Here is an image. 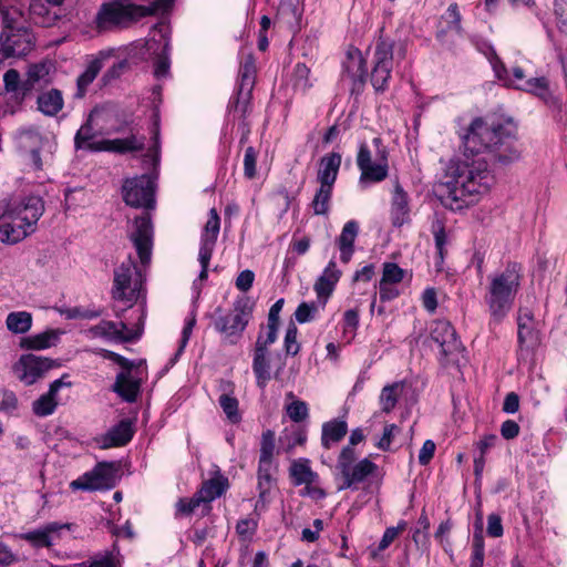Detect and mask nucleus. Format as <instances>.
Instances as JSON below:
<instances>
[{
  "label": "nucleus",
  "instance_id": "nucleus-1",
  "mask_svg": "<svg viewBox=\"0 0 567 567\" xmlns=\"http://www.w3.org/2000/svg\"><path fill=\"white\" fill-rule=\"evenodd\" d=\"M494 184L487 159L478 157L451 166L446 181L437 186L442 205L451 210H461L475 204Z\"/></svg>",
  "mask_w": 567,
  "mask_h": 567
},
{
  "label": "nucleus",
  "instance_id": "nucleus-2",
  "mask_svg": "<svg viewBox=\"0 0 567 567\" xmlns=\"http://www.w3.org/2000/svg\"><path fill=\"white\" fill-rule=\"evenodd\" d=\"M511 136V127L499 122L487 123L475 118L463 136L464 154L478 155L488 151L491 159L508 165L519 158V153L507 143Z\"/></svg>",
  "mask_w": 567,
  "mask_h": 567
},
{
  "label": "nucleus",
  "instance_id": "nucleus-3",
  "mask_svg": "<svg viewBox=\"0 0 567 567\" xmlns=\"http://www.w3.org/2000/svg\"><path fill=\"white\" fill-rule=\"evenodd\" d=\"M520 267L511 262L497 274L488 276L484 302L489 315V327L498 326L512 310L520 286Z\"/></svg>",
  "mask_w": 567,
  "mask_h": 567
},
{
  "label": "nucleus",
  "instance_id": "nucleus-4",
  "mask_svg": "<svg viewBox=\"0 0 567 567\" xmlns=\"http://www.w3.org/2000/svg\"><path fill=\"white\" fill-rule=\"evenodd\" d=\"M174 0H152L148 6L113 1L103 3L96 13L95 24L100 32L124 28L142 18L167 10Z\"/></svg>",
  "mask_w": 567,
  "mask_h": 567
},
{
  "label": "nucleus",
  "instance_id": "nucleus-5",
  "mask_svg": "<svg viewBox=\"0 0 567 567\" xmlns=\"http://www.w3.org/2000/svg\"><path fill=\"white\" fill-rule=\"evenodd\" d=\"M364 439L363 431L359 427L354 429L350 434L349 444L341 450L336 464V470L341 480L338 491H357L359 484L365 482L369 476L377 472L378 465L369 458L364 457L357 462L358 455L354 446Z\"/></svg>",
  "mask_w": 567,
  "mask_h": 567
},
{
  "label": "nucleus",
  "instance_id": "nucleus-6",
  "mask_svg": "<svg viewBox=\"0 0 567 567\" xmlns=\"http://www.w3.org/2000/svg\"><path fill=\"white\" fill-rule=\"evenodd\" d=\"M254 302L249 297H238L233 309L223 313L221 308L215 310L214 328L223 337V341L227 344H237L243 333L252 318Z\"/></svg>",
  "mask_w": 567,
  "mask_h": 567
},
{
  "label": "nucleus",
  "instance_id": "nucleus-7",
  "mask_svg": "<svg viewBox=\"0 0 567 567\" xmlns=\"http://www.w3.org/2000/svg\"><path fill=\"white\" fill-rule=\"evenodd\" d=\"M375 145L377 162H372V153L369 146L362 143L359 147L357 155V166L360 169L359 184L365 187L368 184L380 183L389 175L388 151L382 146V141L379 137L373 138Z\"/></svg>",
  "mask_w": 567,
  "mask_h": 567
},
{
  "label": "nucleus",
  "instance_id": "nucleus-8",
  "mask_svg": "<svg viewBox=\"0 0 567 567\" xmlns=\"http://www.w3.org/2000/svg\"><path fill=\"white\" fill-rule=\"evenodd\" d=\"M394 60V41L380 34L372 56L371 84L375 92L382 93L389 87Z\"/></svg>",
  "mask_w": 567,
  "mask_h": 567
},
{
  "label": "nucleus",
  "instance_id": "nucleus-9",
  "mask_svg": "<svg viewBox=\"0 0 567 567\" xmlns=\"http://www.w3.org/2000/svg\"><path fill=\"white\" fill-rule=\"evenodd\" d=\"M143 282L142 270L137 268L134 259L128 256L114 270L113 298L131 302L137 300Z\"/></svg>",
  "mask_w": 567,
  "mask_h": 567
},
{
  "label": "nucleus",
  "instance_id": "nucleus-10",
  "mask_svg": "<svg viewBox=\"0 0 567 567\" xmlns=\"http://www.w3.org/2000/svg\"><path fill=\"white\" fill-rule=\"evenodd\" d=\"M0 33V61L24 58L35 45L34 34L28 28L8 24L6 18Z\"/></svg>",
  "mask_w": 567,
  "mask_h": 567
},
{
  "label": "nucleus",
  "instance_id": "nucleus-11",
  "mask_svg": "<svg viewBox=\"0 0 567 567\" xmlns=\"http://www.w3.org/2000/svg\"><path fill=\"white\" fill-rule=\"evenodd\" d=\"M122 194L126 205L134 208L153 209L155 207L154 177L143 174L126 179L122 187Z\"/></svg>",
  "mask_w": 567,
  "mask_h": 567
},
{
  "label": "nucleus",
  "instance_id": "nucleus-12",
  "mask_svg": "<svg viewBox=\"0 0 567 567\" xmlns=\"http://www.w3.org/2000/svg\"><path fill=\"white\" fill-rule=\"evenodd\" d=\"M255 84V66L245 62L239 70V84L236 94L229 100L228 112L238 113L240 120H247L251 112V96Z\"/></svg>",
  "mask_w": 567,
  "mask_h": 567
},
{
  "label": "nucleus",
  "instance_id": "nucleus-13",
  "mask_svg": "<svg viewBox=\"0 0 567 567\" xmlns=\"http://www.w3.org/2000/svg\"><path fill=\"white\" fill-rule=\"evenodd\" d=\"M116 484V468L113 463H99L92 471L71 482L72 489H110Z\"/></svg>",
  "mask_w": 567,
  "mask_h": 567
},
{
  "label": "nucleus",
  "instance_id": "nucleus-14",
  "mask_svg": "<svg viewBox=\"0 0 567 567\" xmlns=\"http://www.w3.org/2000/svg\"><path fill=\"white\" fill-rule=\"evenodd\" d=\"M55 367H59V363L50 358L28 353L20 357L13 365V371L21 382L31 385Z\"/></svg>",
  "mask_w": 567,
  "mask_h": 567
},
{
  "label": "nucleus",
  "instance_id": "nucleus-15",
  "mask_svg": "<svg viewBox=\"0 0 567 567\" xmlns=\"http://www.w3.org/2000/svg\"><path fill=\"white\" fill-rule=\"evenodd\" d=\"M431 340L441 349V361L446 362L451 357L458 354L463 350L454 327L447 320H435L431 327Z\"/></svg>",
  "mask_w": 567,
  "mask_h": 567
},
{
  "label": "nucleus",
  "instance_id": "nucleus-16",
  "mask_svg": "<svg viewBox=\"0 0 567 567\" xmlns=\"http://www.w3.org/2000/svg\"><path fill=\"white\" fill-rule=\"evenodd\" d=\"M130 239L137 251L142 266H147L151 261L153 246V225L148 213L135 218Z\"/></svg>",
  "mask_w": 567,
  "mask_h": 567
},
{
  "label": "nucleus",
  "instance_id": "nucleus-17",
  "mask_svg": "<svg viewBox=\"0 0 567 567\" xmlns=\"http://www.w3.org/2000/svg\"><path fill=\"white\" fill-rule=\"evenodd\" d=\"M135 429L133 421L123 419L113 425L109 431L94 439L100 449L106 450L111 447L125 446L134 436Z\"/></svg>",
  "mask_w": 567,
  "mask_h": 567
},
{
  "label": "nucleus",
  "instance_id": "nucleus-18",
  "mask_svg": "<svg viewBox=\"0 0 567 567\" xmlns=\"http://www.w3.org/2000/svg\"><path fill=\"white\" fill-rule=\"evenodd\" d=\"M64 528H69V525L52 522L40 528L21 533L18 537L34 548H50L60 539L61 530Z\"/></svg>",
  "mask_w": 567,
  "mask_h": 567
},
{
  "label": "nucleus",
  "instance_id": "nucleus-19",
  "mask_svg": "<svg viewBox=\"0 0 567 567\" xmlns=\"http://www.w3.org/2000/svg\"><path fill=\"white\" fill-rule=\"evenodd\" d=\"M63 0H31L30 13L33 21L50 28L63 16Z\"/></svg>",
  "mask_w": 567,
  "mask_h": 567
},
{
  "label": "nucleus",
  "instance_id": "nucleus-20",
  "mask_svg": "<svg viewBox=\"0 0 567 567\" xmlns=\"http://www.w3.org/2000/svg\"><path fill=\"white\" fill-rule=\"evenodd\" d=\"M410 203L409 195L396 179L391 197L390 218L394 227H401L410 223Z\"/></svg>",
  "mask_w": 567,
  "mask_h": 567
},
{
  "label": "nucleus",
  "instance_id": "nucleus-21",
  "mask_svg": "<svg viewBox=\"0 0 567 567\" xmlns=\"http://www.w3.org/2000/svg\"><path fill=\"white\" fill-rule=\"evenodd\" d=\"M145 136L131 134L125 138L102 140L100 144L91 145L94 151H106L118 154L143 151L145 147Z\"/></svg>",
  "mask_w": 567,
  "mask_h": 567
},
{
  "label": "nucleus",
  "instance_id": "nucleus-22",
  "mask_svg": "<svg viewBox=\"0 0 567 567\" xmlns=\"http://www.w3.org/2000/svg\"><path fill=\"white\" fill-rule=\"evenodd\" d=\"M515 87L536 95L553 111H563L561 101L550 92L548 81L544 76L529 79L523 85H515Z\"/></svg>",
  "mask_w": 567,
  "mask_h": 567
},
{
  "label": "nucleus",
  "instance_id": "nucleus-23",
  "mask_svg": "<svg viewBox=\"0 0 567 567\" xmlns=\"http://www.w3.org/2000/svg\"><path fill=\"white\" fill-rule=\"evenodd\" d=\"M44 213L43 199L39 196H29L24 198L17 207L11 208V215L16 219L25 224H32V229H37V223Z\"/></svg>",
  "mask_w": 567,
  "mask_h": 567
},
{
  "label": "nucleus",
  "instance_id": "nucleus-24",
  "mask_svg": "<svg viewBox=\"0 0 567 567\" xmlns=\"http://www.w3.org/2000/svg\"><path fill=\"white\" fill-rule=\"evenodd\" d=\"M442 22L445 24L436 32V39L449 49L453 47V41L447 37L449 32L454 31L457 35H463L464 29L462 27V16L457 3L453 2L449 6L447 10L441 17Z\"/></svg>",
  "mask_w": 567,
  "mask_h": 567
},
{
  "label": "nucleus",
  "instance_id": "nucleus-25",
  "mask_svg": "<svg viewBox=\"0 0 567 567\" xmlns=\"http://www.w3.org/2000/svg\"><path fill=\"white\" fill-rule=\"evenodd\" d=\"M66 377L68 374H64L62 378L53 381L50 384L49 391L33 402L32 410L35 415L48 416L54 412L58 405L55 400L56 393L62 386H71V382L64 381Z\"/></svg>",
  "mask_w": 567,
  "mask_h": 567
},
{
  "label": "nucleus",
  "instance_id": "nucleus-26",
  "mask_svg": "<svg viewBox=\"0 0 567 567\" xmlns=\"http://www.w3.org/2000/svg\"><path fill=\"white\" fill-rule=\"evenodd\" d=\"M142 378L132 373L120 372L116 375L112 390L124 401L133 403L141 392Z\"/></svg>",
  "mask_w": 567,
  "mask_h": 567
},
{
  "label": "nucleus",
  "instance_id": "nucleus-27",
  "mask_svg": "<svg viewBox=\"0 0 567 567\" xmlns=\"http://www.w3.org/2000/svg\"><path fill=\"white\" fill-rule=\"evenodd\" d=\"M11 221L3 223L0 226V241L8 245H14L23 240L35 230L32 229V224H25L16 219V216L9 215Z\"/></svg>",
  "mask_w": 567,
  "mask_h": 567
},
{
  "label": "nucleus",
  "instance_id": "nucleus-28",
  "mask_svg": "<svg viewBox=\"0 0 567 567\" xmlns=\"http://www.w3.org/2000/svg\"><path fill=\"white\" fill-rule=\"evenodd\" d=\"M97 114L96 110H92L86 121L81 125L74 136V146L76 150H89L95 152L91 145L100 144L101 141L95 138L101 135V132L94 125V117Z\"/></svg>",
  "mask_w": 567,
  "mask_h": 567
},
{
  "label": "nucleus",
  "instance_id": "nucleus-29",
  "mask_svg": "<svg viewBox=\"0 0 567 567\" xmlns=\"http://www.w3.org/2000/svg\"><path fill=\"white\" fill-rule=\"evenodd\" d=\"M341 154L332 152L320 158L317 181L324 185H334L341 166Z\"/></svg>",
  "mask_w": 567,
  "mask_h": 567
},
{
  "label": "nucleus",
  "instance_id": "nucleus-30",
  "mask_svg": "<svg viewBox=\"0 0 567 567\" xmlns=\"http://www.w3.org/2000/svg\"><path fill=\"white\" fill-rule=\"evenodd\" d=\"M52 64L48 62H39L31 64L27 72V80L22 82L21 85V99L24 96L37 85L48 84L50 83V71Z\"/></svg>",
  "mask_w": 567,
  "mask_h": 567
},
{
  "label": "nucleus",
  "instance_id": "nucleus-31",
  "mask_svg": "<svg viewBox=\"0 0 567 567\" xmlns=\"http://www.w3.org/2000/svg\"><path fill=\"white\" fill-rule=\"evenodd\" d=\"M252 371L256 377L257 386L264 390L271 379L270 360L268 349L256 347L254 349Z\"/></svg>",
  "mask_w": 567,
  "mask_h": 567
},
{
  "label": "nucleus",
  "instance_id": "nucleus-32",
  "mask_svg": "<svg viewBox=\"0 0 567 567\" xmlns=\"http://www.w3.org/2000/svg\"><path fill=\"white\" fill-rule=\"evenodd\" d=\"M344 69L348 76L353 82V91L362 89L367 79L365 60L359 50L348 53V61L344 63Z\"/></svg>",
  "mask_w": 567,
  "mask_h": 567
},
{
  "label": "nucleus",
  "instance_id": "nucleus-33",
  "mask_svg": "<svg viewBox=\"0 0 567 567\" xmlns=\"http://www.w3.org/2000/svg\"><path fill=\"white\" fill-rule=\"evenodd\" d=\"M340 277L341 270L337 268L334 260H330L313 287L318 298H328L333 292Z\"/></svg>",
  "mask_w": 567,
  "mask_h": 567
},
{
  "label": "nucleus",
  "instance_id": "nucleus-34",
  "mask_svg": "<svg viewBox=\"0 0 567 567\" xmlns=\"http://www.w3.org/2000/svg\"><path fill=\"white\" fill-rule=\"evenodd\" d=\"M228 478L220 474V471H216V476L205 481L202 487L196 492L204 503H210L212 501L220 497L228 488Z\"/></svg>",
  "mask_w": 567,
  "mask_h": 567
},
{
  "label": "nucleus",
  "instance_id": "nucleus-35",
  "mask_svg": "<svg viewBox=\"0 0 567 567\" xmlns=\"http://www.w3.org/2000/svg\"><path fill=\"white\" fill-rule=\"evenodd\" d=\"M220 229V218L215 208L209 212V218L206 221L200 235L199 250L214 252L217 237Z\"/></svg>",
  "mask_w": 567,
  "mask_h": 567
},
{
  "label": "nucleus",
  "instance_id": "nucleus-36",
  "mask_svg": "<svg viewBox=\"0 0 567 567\" xmlns=\"http://www.w3.org/2000/svg\"><path fill=\"white\" fill-rule=\"evenodd\" d=\"M38 110L47 116H55L64 105L62 92L51 89L42 92L37 99Z\"/></svg>",
  "mask_w": 567,
  "mask_h": 567
},
{
  "label": "nucleus",
  "instance_id": "nucleus-37",
  "mask_svg": "<svg viewBox=\"0 0 567 567\" xmlns=\"http://www.w3.org/2000/svg\"><path fill=\"white\" fill-rule=\"evenodd\" d=\"M348 432L344 420L334 419L322 424L321 444L329 450L332 444L340 442Z\"/></svg>",
  "mask_w": 567,
  "mask_h": 567
},
{
  "label": "nucleus",
  "instance_id": "nucleus-38",
  "mask_svg": "<svg viewBox=\"0 0 567 567\" xmlns=\"http://www.w3.org/2000/svg\"><path fill=\"white\" fill-rule=\"evenodd\" d=\"M289 475L295 486L311 485L318 478V474L310 467L308 458H299L291 463Z\"/></svg>",
  "mask_w": 567,
  "mask_h": 567
},
{
  "label": "nucleus",
  "instance_id": "nucleus-39",
  "mask_svg": "<svg viewBox=\"0 0 567 567\" xmlns=\"http://www.w3.org/2000/svg\"><path fill=\"white\" fill-rule=\"evenodd\" d=\"M102 69V61L99 59L92 60L83 73L76 79V91L74 93L75 99H83L87 92V87L96 79L97 74Z\"/></svg>",
  "mask_w": 567,
  "mask_h": 567
},
{
  "label": "nucleus",
  "instance_id": "nucleus-40",
  "mask_svg": "<svg viewBox=\"0 0 567 567\" xmlns=\"http://www.w3.org/2000/svg\"><path fill=\"white\" fill-rule=\"evenodd\" d=\"M258 477V499L255 505V511H262L267 506V495L275 482V478L271 475V466H258L257 471Z\"/></svg>",
  "mask_w": 567,
  "mask_h": 567
},
{
  "label": "nucleus",
  "instance_id": "nucleus-41",
  "mask_svg": "<svg viewBox=\"0 0 567 567\" xmlns=\"http://www.w3.org/2000/svg\"><path fill=\"white\" fill-rule=\"evenodd\" d=\"M59 333L54 330H48L39 334L22 338L20 347L28 350H43L55 344Z\"/></svg>",
  "mask_w": 567,
  "mask_h": 567
},
{
  "label": "nucleus",
  "instance_id": "nucleus-42",
  "mask_svg": "<svg viewBox=\"0 0 567 567\" xmlns=\"http://www.w3.org/2000/svg\"><path fill=\"white\" fill-rule=\"evenodd\" d=\"M6 324L13 333H25L31 329L32 316L27 311L10 312L7 316Z\"/></svg>",
  "mask_w": 567,
  "mask_h": 567
},
{
  "label": "nucleus",
  "instance_id": "nucleus-43",
  "mask_svg": "<svg viewBox=\"0 0 567 567\" xmlns=\"http://www.w3.org/2000/svg\"><path fill=\"white\" fill-rule=\"evenodd\" d=\"M275 447V433L271 430L265 431L261 435L258 466H272Z\"/></svg>",
  "mask_w": 567,
  "mask_h": 567
},
{
  "label": "nucleus",
  "instance_id": "nucleus-44",
  "mask_svg": "<svg viewBox=\"0 0 567 567\" xmlns=\"http://www.w3.org/2000/svg\"><path fill=\"white\" fill-rule=\"evenodd\" d=\"M333 185L320 184L312 199L311 206L316 215H326L332 196Z\"/></svg>",
  "mask_w": 567,
  "mask_h": 567
},
{
  "label": "nucleus",
  "instance_id": "nucleus-45",
  "mask_svg": "<svg viewBox=\"0 0 567 567\" xmlns=\"http://www.w3.org/2000/svg\"><path fill=\"white\" fill-rule=\"evenodd\" d=\"M171 59H169V43L166 42L162 48V51L156 55L154 60V76L157 80L166 79L171 72Z\"/></svg>",
  "mask_w": 567,
  "mask_h": 567
},
{
  "label": "nucleus",
  "instance_id": "nucleus-46",
  "mask_svg": "<svg viewBox=\"0 0 567 567\" xmlns=\"http://www.w3.org/2000/svg\"><path fill=\"white\" fill-rule=\"evenodd\" d=\"M219 405L223 409L224 413L226 414L227 419L231 423H238L241 420V415L239 413L238 409V400L229 394V393H223L218 399Z\"/></svg>",
  "mask_w": 567,
  "mask_h": 567
},
{
  "label": "nucleus",
  "instance_id": "nucleus-47",
  "mask_svg": "<svg viewBox=\"0 0 567 567\" xmlns=\"http://www.w3.org/2000/svg\"><path fill=\"white\" fill-rule=\"evenodd\" d=\"M116 329H117V324H115L114 321L103 320L99 324L93 327L92 331L96 336L105 337V338H109V339L114 340L116 342L124 343V342H127L131 339V337H126L125 338V337L120 336V333L117 332Z\"/></svg>",
  "mask_w": 567,
  "mask_h": 567
},
{
  "label": "nucleus",
  "instance_id": "nucleus-48",
  "mask_svg": "<svg viewBox=\"0 0 567 567\" xmlns=\"http://www.w3.org/2000/svg\"><path fill=\"white\" fill-rule=\"evenodd\" d=\"M517 331V339L519 350L523 351L525 348L534 347L538 341V334L535 331L533 324H525L519 320V326Z\"/></svg>",
  "mask_w": 567,
  "mask_h": 567
},
{
  "label": "nucleus",
  "instance_id": "nucleus-49",
  "mask_svg": "<svg viewBox=\"0 0 567 567\" xmlns=\"http://www.w3.org/2000/svg\"><path fill=\"white\" fill-rule=\"evenodd\" d=\"M399 383L385 385L380 395V404L383 412H391L398 403Z\"/></svg>",
  "mask_w": 567,
  "mask_h": 567
},
{
  "label": "nucleus",
  "instance_id": "nucleus-50",
  "mask_svg": "<svg viewBox=\"0 0 567 567\" xmlns=\"http://www.w3.org/2000/svg\"><path fill=\"white\" fill-rule=\"evenodd\" d=\"M359 233V225L355 220H349L344 224L340 236L337 238L338 247L354 248V241Z\"/></svg>",
  "mask_w": 567,
  "mask_h": 567
},
{
  "label": "nucleus",
  "instance_id": "nucleus-51",
  "mask_svg": "<svg viewBox=\"0 0 567 567\" xmlns=\"http://www.w3.org/2000/svg\"><path fill=\"white\" fill-rule=\"evenodd\" d=\"M298 328L293 322H290L287 327L284 349L287 355L295 357L300 351V343L297 341Z\"/></svg>",
  "mask_w": 567,
  "mask_h": 567
},
{
  "label": "nucleus",
  "instance_id": "nucleus-52",
  "mask_svg": "<svg viewBox=\"0 0 567 567\" xmlns=\"http://www.w3.org/2000/svg\"><path fill=\"white\" fill-rule=\"evenodd\" d=\"M19 144L22 148H39L40 133L34 127L21 128L18 132Z\"/></svg>",
  "mask_w": 567,
  "mask_h": 567
},
{
  "label": "nucleus",
  "instance_id": "nucleus-53",
  "mask_svg": "<svg viewBox=\"0 0 567 567\" xmlns=\"http://www.w3.org/2000/svg\"><path fill=\"white\" fill-rule=\"evenodd\" d=\"M404 270L394 262H385L383 265V272L380 282L383 284H399L403 280Z\"/></svg>",
  "mask_w": 567,
  "mask_h": 567
},
{
  "label": "nucleus",
  "instance_id": "nucleus-54",
  "mask_svg": "<svg viewBox=\"0 0 567 567\" xmlns=\"http://www.w3.org/2000/svg\"><path fill=\"white\" fill-rule=\"evenodd\" d=\"M287 414L293 422H302L309 415L308 405L303 401L296 400L287 406Z\"/></svg>",
  "mask_w": 567,
  "mask_h": 567
},
{
  "label": "nucleus",
  "instance_id": "nucleus-55",
  "mask_svg": "<svg viewBox=\"0 0 567 567\" xmlns=\"http://www.w3.org/2000/svg\"><path fill=\"white\" fill-rule=\"evenodd\" d=\"M317 306L313 302H301L295 311V319L298 323L310 322L315 318Z\"/></svg>",
  "mask_w": 567,
  "mask_h": 567
},
{
  "label": "nucleus",
  "instance_id": "nucleus-56",
  "mask_svg": "<svg viewBox=\"0 0 567 567\" xmlns=\"http://www.w3.org/2000/svg\"><path fill=\"white\" fill-rule=\"evenodd\" d=\"M433 236H434L435 247L437 250V256H439L440 262H443L444 247L446 244V234H445V229H444V226L442 223L436 221L433 225Z\"/></svg>",
  "mask_w": 567,
  "mask_h": 567
},
{
  "label": "nucleus",
  "instance_id": "nucleus-57",
  "mask_svg": "<svg viewBox=\"0 0 567 567\" xmlns=\"http://www.w3.org/2000/svg\"><path fill=\"white\" fill-rule=\"evenodd\" d=\"M257 154V151L252 146H248L245 151L244 173L245 176L249 179L256 176Z\"/></svg>",
  "mask_w": 567,
  "mask_h": 567
},
{
  "label": "nucleus",
  "instance_id": "nucleus-58",
  "mask_svg": "<svg viewBox=\"0 0 567 567\" xmlns=\"http://www.w3.org/2000/svg\"><path fill=\"white\" fill-rule=\"evenodd\" d=\"M4 89L7 92H13L16 94H21V85L20 74L17 70L10 69L3 75Z\"/></svg>",
  "mask_w": 567,
  "mask_h": 567
},
{
  "label": "nucleus",
  "instance_id": "nucleus-59",
  "mask_svg": "<svg viewBox=\"0 0 567 567\" xmlns=\"http://www.w3.org/2000/svg\"><path fill=\"white\" fill-rule=\"evenodd\" d=\"M204 503L197 493L192 498H179L176 504L177 512L182 515H190L194 511Z\"/></svg>",
  "mask_w": 567,
  "mask_h": 567
},
{
  "label": "nucleus",
  "instance_id": "nucleus-60",
  "mask_svg": "<svg viewBox=\"0 0 567 567\" xmlns=\"http://www.w3.org/2000/svg\"><path fill=\"white\" fill-rule=\"evenodd\" d=\"M279 326L267 323V333L264 336L261 332L258 334L255 346L268 349L269 346L276 342Z\"/></svg>",
  "mask_w": 567,
  "mask_h": 567
},
{
  "label": "nucleus",
  "instance_id": "nucleus-61",
  "mask_svg": "<svg viewBox=\"0 0 567 567\" xmlns=\"http://www.w3.org/2000/svg\"><path fill=\"white\" fill-rule=\"evenodd\" d=\"M405 522L399 523L396 527H388L379 543V550L386 549L391 545V543L398 537L400 532L405 529Z\"/></svg>",
  "mask_w": 567,
  "mask_h": 567
},
{
  "label": "nucleus",
  "instance_id": "nucleus-62",
  "mask_svg": "<svg viewBox=\"0 0 567 567\" xmlns=\"http://www.w3.org/2000/svg\"><path fill=\"white\" fill-rule=\"evenodd\" d=\"M554 7L558 29L567 33V0H555Z\"/></svg>",
  "mask_w": 567,
  "mask_h": 567
},
{
  "label": "nucleus",
  "instance_id": "nucleus-63",
  "mask_svg": "<svg viewBox=\"0 0 567 567\" xmlns=\"http://www.w3.org/2000/svg\"><path fill=\"white\" fill-rule=\"evenodd\" d=\"M504 533L502 518L497 514H489L487 517V535L494 538L501 537Z\"/></svg>",
  "mask_w": 567,
  "mask_h": 567
},
{
  "label": "nucleus",
  "instance_id": "nucleus-64",
  "mask_svg": "<svg viewBox=\"0 0 567 567\" xmlns=\"http://www.w3.org/2000/svg\"><path fill=\"white\" fill-rule=\"evenodd\" d=\"M254 280H255V274L251 270L246 269V270H243L237 276L235 285H236L237 289L246 292L251 288Z\"/></svg>",
  "mask_w": 567,
  "mask_h": 567
}]
</instances>
